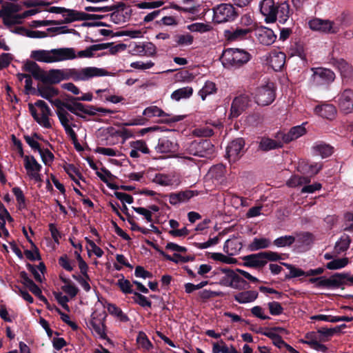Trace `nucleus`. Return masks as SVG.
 I'll use <instances>...</instances> for the list:
<instances>
[{"instance_id": "obj_23", "label": "nucleus", "mask_w": 353, "mask_h": 353, "mask_svg": "<svg viewBox=\"0 0 353 353\" xmlns=\"http://www.w3.org/2000/svg\"><path fill=\"white\" fill-rule=\"evenodd\" d=\"M55 103L57 108L56 113L63 128L73 124L72 121L74 118L64 108V102L57 101Z\"/></svg>"}, {"instance_id": "obj_64", "label": "nucleus", "mask_w": 353, "mask_h": 353, "mask_svg": "<svg viewBox=\"0 0 353 353\" xmlns=\"http://www.w3.org/2000/svg\"><path fill=\"white\" fill-rule=\"evenodd\" d=\"M45 265L43 263H40L37 268L32 267L31 272L34 275L35 280L38 282H41L43 277V270Z\"/></svg>"}, {"instance_id": "obj_39", "label": "nucleus", "mask_w": 353, "mask_h": 353, "mask_svg": "<svg viewBox=\"0 0 353 353\" xmlns=\"http://www.w3.org/2000/svg\"><path fill=\"white\" fill-rule=\"evenodd\" d=\"M90 325L92 332L99 338L106 339L105 325L101 320L92 319L90 321Z\"/></svg>"}, {"instance_id": "obj_16", "label": "nucleus", "mask_w": 353, "mask_h": 353, "mask_svg": "<svg viewBox=\"0 0 353 353\" xmlns=\"http://www.w3.org/2000/svg\"><path fill=\"white\" fill-rule=\"evenodd\" d=\"M57 13H61L65 23H71L76 21H84L92 19L91 14L75 10L65 9L64 8H55Z\"/></svg>"}, {"instance_id": "obj_45", "label": "nucleus", "mask_w": 353, "mask_h": 353, "mask_svg": "<svg viewBox=\"0 0 353 353\" xmlns=\"http://www.w3.org/2000/svg\"><path fill=\"white\" fill-rule=\"evenodd\" d=\"M6 219L12 220L8 211L5 209L0 210V237H6L9 235L8 230L6 228Z\"/></svg>"}, {"instance_id": "obj_40", "label": "nucleus", "mask_w": 353, "mask_h": 353, "mask_svg": "<svg viewBox=\"0 0 353 353\" xmlns=\"http://www.w3.org/2000/svg\"><path fill=\"white\" fill-rule=\"evenodd\" d=\"M64 108L71 113L79 117L85 118L84 110L85 105L79 102L64 103Z\"/></svg>"}, {"instance_id": "obj_9", "label": "nucleus", "mask_w": 353, "mask_h": 353, "mask_svg": "<svg viewBox=\"0 0 353 353\" xmlns=\"http://www.w3.org/2000/svg\"><path fill=\"white\" fill-rule=\"evenodd\" d=\"M311 30L325 34H335L340 30V23L330 20H323L318 18L309 21Z\"/></svg>"}, {"instance_id": "obj_18", "label": "nucleus", "mask_w": 353, "mask_h": 353, "mask_svg": "<svg viewBox=\"0 0 353 353\" xmlns=\"http://www.w3.org/2000/svg\"><path fill=\"white\" fill-rule=\"evenodd\" d=\"M252 32L250 28H236L224 31V37L227 41L230 42L240 41L246 39Z\"/></svg>"}, {"instance_id": "obj_37", "label": "nucleus", "mask_w": 353, "mask_h": 353, "mask_svg": "<svg viewBox=\"0 0 353 353\" xmlns=\"http://www.w3.org/2000/svg\"><path fill=\"white\" fill-rule=\"evenodd\" d=\"M176 150V144L168 138L159 139L156 150L160 153L172 152Z\"/></svg>"}, {"instance_id": "obj_17", "label": "nucleus", "mask_w": 353, "mask_h": 353, "mask_svg": "<svg viewBox=\"0 0 353 353\" xmlns=\"http://www.w3.org/2000/svg\"><path fill=\"white\" fill-rule=\"evenodd\" d=\"M254 30L256 39L261 44L270 46L276 41V35L272 29L265 26H259L256 27Z\"/></svg>"}, {"instance_id": "obj_57", "label": "nucleus", "mask_w": 353, "mask_h": 353, "mask_svg": "<svg viewBox=\"0 0 353 353\" xmlns=\"http://www.w3.org/2000/svg\"><path fill=\"white\" fill-rule=\"evenodd\" d=\"M194 37L187 33L184 34H179L175 37V42L179 46H190L193 43Z\"/></svg>"}, {"instance_id": "obj_25", "label": "nucleus", "mask_w": 353, "mask_h": 353, "mask_svg": "<svg viewBox=\"0 0 353 353\" xmlns=\"http://www.w3.org/2000/svg\"><path fill=\"white\" fill-rule=\"evenodd\" d=\"M322 168L321 163H309L307 162H301L298 165V171L305 176L311 177L316 174Z\"/></svg>"}, {"instance_id": "obj_43", "label": "nucleus", "mask_w": 353, "mask_h": 353, "mask_svg": "<svg viewBox=\"0 0 353 353\" xmlns=\"http://www.w3.org/2000/svg\"><path fill=\"white\" fill-rule=\"evenodd\" d=\"M108 312L112 316L117 317L119 321L122 322H127L129 321L128 316L123 312V311L118 307L116 305L112 303H108L107 305Z\"/></svg>"}, {"instance_id": "obj_8", "label": "nucleus", "mask_w": 353, "mask_h": 353, "mask_svg": "<svg viewBox=\"0 0 353 353\" xmlns=\"http://www.w3.org/2000/svg\"><path fill=\"white\" fill-rule=\"evenodd\" d=\"M275 90L273 83H267L256 88L254 94L256 103L262 106L268 105L275 99Z\"/></svg>"}, {"instance_id": "obj_51", "label": "nucleus", "mask_w": 353, "mask_h": 353, "mask_svg": "<svg viewBox=\"0 0 353 353\" xmlns=\"http://www.w3.org/2000/svg\"><path fill=\"white\" fill-rule=\"evenodd\" d=\"M240 24L244 28H252V31L255 26L254 13L248 12L242 14L240 19Z\"/></svg>"}, {"instance_id": "obj_47", "label": "nucleus", "mask_w": 353, "mask_h": 353, "mask_svg": "<svg viewBox=\"0 0 353 353\" xmlns=\"http://www.w3.org/2000/svg\"><path fill=\"white\" fill-rule=\"evenodd\" d=\"M138 347L143 351H149L152 348V344L143 332H139L137 337Z\"/></svg>"}, {"instance_id": "obj_48", "label": "nucleus", "mask_w": 353, "mask_h": 353, "mask_svg": "<svg viewBox=\"0 0 353 353\" xmlns=\"http://www.w3.org/2000/svg\"><path fill=\"white\" fill-rule=\"evenodd\" d=\"M351 240L348 235L343 234L341 236L339 240L336 243L334 250L337 254H340L346 251L350 244Z\"/></svg>"}, {"instance_id": "obj_55", "label": "nucleus", "mask_w": 353, "mask_h": 353, "mask_svg": "<svg viewBox=\"0 0 353 353\" xmlns=\"http://www.w3.org/2000/svg\"><path fill=\"white\" fill-rule=\"evenodd\" d=\"M225 170V167L223 165H216L210 169L208 175L219 181L223 176Z\"/></svg>"}, {"instance_id": "obj_30", "label": "nucleus", "mask_w": 353, "mask_h": 353, "mask_svg": "<svg viewBox=\"0 0 353 353\" xmlns=\"http://www.w3.org/2000/svg\"><path fill=\"white\" fill-rule=\"evenodd\" d=\"M259 296V293L255 290L243 291L236 294L234 296V300L240 304H246L254 302Z\"/></svg>"}, {"instance_id": "obj_31", "label": "nucleus", "mask_w": 353, "mask_h": 353, "mask_svg": "<svg viewBox=\"0 0 353 353\" xmlns=\"http://www.w3.org/2000/svg\"><path fill=\"white\" fill-rule=\"evenodd\" d=\"M285 62V54L282 52L273 51L270 54V64L272 68L279 71L281 70Z\"/></svg>"}, {"instance_id": "obj_29", "label": "nucleus", "mask_w": 353, "mask_h": 353, "mask_svg": "<svg viewBox=\"0 0 353 353\" xmlns=\"http://www.w3.org/2000/svg\"><path fill=\"white\" fill-rule=\"evenodd\" d=\"M312 150L314 155L321 156L322 158H326L333 152V148L322 141L316 142L313 145Z\"/></svg>"}, {"instance_id": "obj_46", "label": "nucleus", "mask_w": 353, "mask_h": 353, "mask_svg": "<svg viewBox=\"0 0 353 353\" xmlns=\"http://www.w3.org/2000/svg\"><path fill=\"white\" fill-rule=\"evenodd\" d=\"M222 272L225 273V275L220 279L219 284L223 286L232 288L236 274V270L223 269Z\"/></svg>"}, {"instance_id": "obj_1", "label": "nucleus", "mask_w": 353, "mask_h": 353, "mask_svg": "<svg viewBox=\"0 0 353 353\" xmlns=\"http://www.w3.org/2000/svg\"><path fill=\"white\" fill-rule=\"evenodd\" d=\"M108 72L102 68L86 67L81 69H52L44 71L41 81L43 83H58L61 81H88L91 78L106 76Z\"/></svg>"}, {"instance_id": "obj_42", "label": "nucleus", "mask_w": 353, "mask_h": 353, "mask_svg": "<svg viewBox=\"0 0 353 353\" xmlns=\"http://www.w3.org/2000/svg\"><path fill=\"white\" fill-rule=\"evenodd\" d=\"M271 245V241L269 239L262 238H254L252 243L250 244L249 248L251 250L255 251L261 249H265Z\"/></svg>"}, {"instance_id": "obj_59", "label": "nucleus", "mask_w": 353, "mask_h": 353, "mask_svg": "<svg viewBox=\"0 0 353 353\" xmlns=\"http://www.w3.org/2000/svg\"><path fill=\"white\" fill-rule=\"evenodd\" d=\"M39 153L45 165H49L54 161V154L48 149H41Z\"/></svg>"}, {"instance_id": "obj_53", "label": "nucleus", "mask_w": 353, "mask_h": 353, "mask_svg": "<svg viewBox=\"0 0 353 353\" xmlns=\"http://www.w3.org/2000/svg\"><path fill=\"white\" fill-rule=\"evenodd\" d=\"M295 241V237L292 235L280 236L274 241V244L278 248L290 246Z\"/></svg>"}, {"instance_id": "obj_4", "label": "nucleus", "mask_w": 353, "mask_h": 353, "mask_svg": "<svg viewBox=\"0 0 353 353\" xmlns=\"http://www.w3.org/2000/svg\"><path fill=\"white\" fill-rule=\"evenodd\" d=\"M29 111L34 119L42 127L51 128L50 120L51 111L46 102L39 100L34 104H28Z\"/></svg>"}, {"instance_id": "obj_63", "label": "nucleus", "mask_w": 353, "mask_h": 353, "mask_svg": "<svg viewBox=\"0 0 353 353\" xmlns=\"http://www.w3.org/2000/svg\"><path fill=\"white\" fill-rule=\"evenodd\" d=\"M154 65V63L152 61L146 62L138 61L131 63L130 66L134 69L145 70L152 68Z\"/></svg>"}, {"instance_id": "obj_20", "label": "nucleus", "mask_w": 353, "mask_h": 353, "mask_svg": "<svg viewBox=\"0 0 353 353\" xmlns=\"http://www.w3.org/2000/svg\"><path fill=\"white\" fill-rule=\"evenodd\" d=\"M153 181L163 186H174L177 187L181 183L180 176L175 173H170V174H157L154 179Z\"/></svg>"}, {"instance_id": "obj_15", "label": "nucleus", "mask_w": 353, "mask_h": 353, "mask_svg": "<svg viewBox=\"0 0 353 353\" xmlns=\"http://www.w3.org/2000/svg\"><path fill=\"white\" fill-rule=\"evenodd\" d=\"M250 102L248 94H243L236 97L232 103L230 117L236 118L240 116L249 106Z\"/></svg>"}, {"instance_id": "obj_14", "label": "nucleus", "mask_w": 353, "mask_h": 353, "mask_svg": "<svg viewBox=\"0 0 353 353\" xmlns=\"http://www.w3.org/2000/svg\"><path fill=\"white\" fill-rule=\"evenodd\" d=\"M259 9L267 23L276 21L278 9L274 0H262L259 3Z\"/></svg>"}, {"instance_id": "obj_33", "label": "nucleus", "mask_w": 353, "mask_h": 353, "mask_svg": "<svg viewBox=\"0 0 353 353\" xmlns=\"http://www.w3.org/2000/svg\"><path fill=\"white\" fill-rule=\"evenodd\" d=\"M109 43L94 44L89 46L83 50L76 53V58H91L94 56V52L108 48Z\"/></svg>"}, {"instance_id": "obj_26", "label": "nucleus", "mask_w": 353, "mask_h": 353, "mask_svg": "<svg viewBox=\"0 0 353 353\" xmlns=\"http://www.w3.org/2000/svg\"><path fill=\"white\" fill-rule=\"evenodd\" d=\"M314 113L323 118L332 119L336 114V109L332 104H321L315 107Z\"/></svg>"}, {"instance_id": "obj_22", "label": "nucleus", "mask_w": 353, "mask_h": 353, "mask_svg": "<svg viewBox=\"0 0 353 353\" xmlns=\"http://www.w3.org/2000/svg\"><path fill=\"white\" fill-rule=\"evenodd\" d=\"M198 194V191L191 190L172 193L169 195V202L171 205H178L181 203L188 202L191 198Z\"/></svg>"}, {"instance_id": "obj_11", "label": "nucleus", "mask_w": 353, "mask_h": 353, "mask_svg": "<svg viewBox=\"0 0 353 353\" xmlns=\"http://www.w3.org/2000/svg\"><path fill=\"white\" fill-rule=\"evenodd\" d=\"M335 99V102L341 112L345 114L353 112V90L344 89L337 94Z\"/></svg>"}, {"instance_id": "obj_54", "label": "nucleus", "mask_w": 353, "mask_h": 353, "mask_svg": "<svg viewBox=\"0 0 353 353\" xmlns=\"http://www.w3.org/2000/svg\"><path fill=\"white\" fill-rule=\"evenodd\" d=\"M210 258L216 261H219L225 264H234L236 263V260L229 256H226L222 253L213 252L210 254Z\"/></svg>"}, {"instance_id": "obj_21", "label": "nucleus", "mask_w": 353, "mask_h": 353, "mask_svg": "<svg viewBox=\"0 0 353 353\" xmlns=\"http://www.w3.org/2000/svg\"><path fill=\"white\" fill-rule=\"evenodd\" d=\"M245 142L243 139L232 141L227 147L226 154L230 161H236L241 156Z\"/></svg>"}, {"instance_id": "obj_10", "label": "nucleus", "mask_w": 353, "mask_h": 353, "mask_svg": "<svg viewBox=\"0 0 353 353\" xmlns=\"http://www.w3.org/2000/svg\"><path fill=\"white\" fill-rule=\"evenodd\" d=\"M345 278V274L336 273L329 278L325 276L312 278L309 281L317 288H334L342 285Z\"/></svg>"}, {"instance_id": "obj_50", "label": "nucleus", "mask_w": 353, "mask_h": 353, "mask_svg": "<svg viewBox=\"0 0 353 353\" xmlns=\"http://www.w3.org/2000/svg\"><path fill=\"white\" fill-rule=\"evenodd\" d=\"M0 17L2 18L3 23L7 26L19 24L22 21L21 15L19 14H0Z\"/></svg>"}, {"instance_id": "obj_12", "label": "nucleus", "mask_w": 353, "mask_h": 353, "mask_svg": "<svg viewBox=\"0 0 353 353\" xmlns=\"http://www.w3.org/2000/svg\"><path fill=\"white\" fill-rule=\"evenodd\" d=\"M24 168L28 177L36 182L41 181L40 172L42 166L33 156H26L24 157Z\"/></svg>"}, {"instance_id": "obj_56", "label": "nucleus", "mask_w": 353, "mask_h": 353, "mask_svg": "<svg viewBox=\"0 0 353 353\" xmlns=\"http://www.w3.org/2000/svg\"><path fill=\"white\" fill-rule=\"evenodd\" d=\"M21 10V6L18 4L13 3H6L3 5L2 8L0 10V14H17Z\"/></svg>"}, {"instance_id": "obj_52", "label": "nucleus", "mask_w": 353, "mask_h": 353, "mask_svg": "<svg viewBox=\"0 0 353 353\" xmlns=\"http://www.w3.org/2000/svg\"><path fill=\"white\" fill-rule=\"evenodd\" d=\"M310 179L308 176H300L298 175L292 176L288 181L287 185L289 187H296L299 185H302L303 184H307L310 183Z\"/></svg>"}, {"instance_id": "obj_38", "label": "nucleus", "mask_w": 353, "mask_h": 353, "mask_svg": "<svg viewBox=\"0 0 353 353\" xmlns=\"http://www.w3.org/2000/svg\"><path fill=\"white\" fill-rule=\"evenodd\" d=\"M23 68L26 71L31 73L34 78L41 81L44 70L37 63L28 61L25 63Z\"/></svg>"}, {"instance_id": "obj_7", "label": "nucleus", "mask_w": 353, "mask_h": 353, "mask_svg": "<svg viewBox=\"0 0 353 353\" xmlns=\"http://www.w3.org/2000/svg\"><path fill=\"white\" fill-rule=\"evenodd\" d=\"M143 115L147 119L158 117L161 118V122L164 123H174L183 119L184 117L181 115H172L165 112L162 109L157 105H150L147 107L143 111Z\"/></svg>"}, {"instance_id": "obj_49", "label": "nucleus", "mask_w": 353, "mask_h": 353, "mask_svg": "<svg viewBox=\"0 0 353 353\" xmlns=\"http://www.w3.org/2000/svg\"><path fill=\"white\" fill-rule=\"evenodd\" d=\"M188 30L193 32L205 33L212 29V26L208 23H194L187 26Z\"/></svg>"}, {"instance_id": "obj_2", "label": "nucleus", "mask_w": 353, "mask_h": 353, "mask_svg": "<svg viewBox=\"0 0 353 353\" xmlns=\"http://www.w3.org/2000/svg\"><path fill=\"white\" fill-rule=\"evenodd\" d=\"M30 57L39 62L52 63L76 59V51L73 48H61L32 50Z\"/></svg>"}, {"instance_id": "obj_27", "label": "nucleus", "mask_w": 353, "mask_h": 353, "mask_svg": "<svg viewBox=\"0 0 353 353\" xmlns=\"http://www.w3.org/2000/svg\"><path fill=\"white\" fill-rule=\"evenodd\" d=\"M131 150L130 152V157L133 159H137L140 157L139 152L142 154H149L150 150L147 146L146 143L143 140H137L130 143Z\"/></svg>"}, {"instance_id": "obj_36", "label": "nucleus", "mask_w": 353, "mask_h": 353, "mask_svg": "<svg viewBox=\"0 0 353 353\" xmlns=\"http://www.w3.org/2000/svg\"><path fill=\"white\" fill-rule=\"evenodd\" d=\"M282 146V141L274 140L268 137H262L259 142V148L263 151L274 150Z\"/></svg>"}, {"instance_id": "obj_61", "label": "nucleus", "mask_w": 353, "mask_h": 353, "mask_svg": "<svg viewBox=\"0 0 353 353\" xmlns=\"http://www.w3.org/2000/svg\"><path fill=\"white\" fill-rule=\"evenodd\" d=\"M165 0H153L151 1H145L139 4V7L142 9H154L162 6Z\"/></svg>"}, {"instance_id": "obj_13", "label": "nucleus", "mask_w": 353, "mask_h": 353, "mask_svg": "<svg viewBox=\"0 0 353 353\" xmlns=\"http://www.w3.org/2000/svg\"><path fill=\"white\" fill-rule=\"evenodd\" d=\"M312 82L315 85H327L335 79L334 73L330 69L317 68L312 70Z\"/></svg>"}, {"instance_id": "obj_34", "label": "nucleus", "mask_w": 353, "mask_h": 353, "mask_svg": "<svg viewBox=\"0 0 353 353\" xmlns=\"http://www.w3.org/2000/svg\"><path fill=\"white\" fill-rule=\"evenodd\" d=\"M244 264L248 267H261L265 264L262 252L250 254L244 257Z\"/></svg>"}, {"instance_id": "obj_60", "label": "nucleus", "mask_w": 353, "mask_h": 353, "mask_svg": "<svg viewBox=\"0 0 353 353\" xmlns=\"http://www.w3.org/2000/svg\"><path fill=\"white\" fill-rule=\"evenodd\" d=\"M117 285L120 288L121 290L125 294L134 293L132 292V285L129 280L124 279L123 277L119 279Z\"/></svg>"}, {"instance_id": "obj_44", "label": "nucleus", "mask_w": 353, "mask_h": 353, "mask_svg": "<svg viewBox=\"0 0 353 353\" xmlns=\"http://www.w3.org/2000/svg\"><path fill=\"white\" fill-rule=\"evenodd\" d=\"M347 257L334 259L326 264V268L331 270H339L345 268L349 263Z\"/></svg>"}, {"instance_id": "obj_32", "label": "nucleus", "mask_w": 353, "mask_h": 353, "mask_svg": "<svg viewBox=\"0 0 353 353\" xmlns=\"http://www.w3.org/2000/svg\"><path fill=\"white\" fill-rule=\"evenodd\" d=\"M241 248L242 244L237 238L228 239L223 246L224 252L230 256L238 254Z\"/></svg>"}, {"instance_id": "obj_6", "label": "nucleus", "mask_w": 353, "mask_h": 353, "mask_svg": "<svg viewBox=\"0 0 353 353\" xmlns=\"http://www.w3.org/2000/svg\"><path fill=\"white\" fill-rule=\"evenodd\" d=\"M185 154L199 157L208 158L214 153V146L210 141H192L185 148Z\"/></svg>"}, {"instance_id": "obj_58", "label": "nucleus", "mask_w": 353, "mask_h": 353, "mask_svg": "<svg viewBox=\"0 0 353 353\" xmlns=\"http://www.w3.org/2000/svg\"><path fill=\"white\" fill-rule=\"evenodd\" d=\"M313 335V333L307 334L305 338L307 339V341H305V343L309 344L312 348L317 351L325 352L326 347L324 345L320 343L316 340L312 338Z\"/></svg>"}, {"instance_id": "obj_24", "label": "nucleus", "mask_w": 353, "mask_h": 353, "mask_svg": "<svg viewBox=\"0 0 353 353\" xmlns=\"http://www.w3.org/2000/svg\"><path fill=\"white\" fill-rule=\"evenodd\" d=\"M37 92L39 96L48 100L55 107V101H61L60 99L56 98L59 94V90L54 87L50 85L41 86L38 88Z\"/></svg>"}, {"instance_id": "obj_28", "label": "nucleus", "mask_w": 353, "mask_h": 353, "mask_svg": "<svg viewBox=\"0 0 353 353\" xmlns=\"http://www.w3.org/2000/svg\"><path fill=\"white\" fill-rule=\"evenodd\" d=\"M305 124L306 123H304L300 125L294 126L288 133L283 134V142L289 143L304 135L307 132L305 128Z\"/></svg>"}, {"instance_id": "obj_62", "label": "nucleus", "mask_w": 353, "mask_h": 353, "mask_svg": "<svg viewBox=\"0 0 353 353\" xmlns=\"http://www.w3.org/2000/svg\"><path fill=\"white\" fill-rule=\"evenodd\" d=\"M270 313L272 315L277 316L280 315L283 312V308L281 305L276 301H272L268 303Z\"/></svg>"}, {"instance_id": "obj_35", "label": "nucleus", "mask_w": 353, "mask_h": 353, "mask_svg": "<svg viewBox=\"0 0 353 353\" xmlns=\"http://www.w3.org/2000/svg\"><path fill=\"white\" fill-rule=\"evenodd\" d=\"M217 86L216 83L212 81H206L199 91L198 94L200 96L203 101L210 95L215 94L217 92Z\"/></svg>"}, {"instance_id": "obj_19", "label": "nucleus", "mask_w": 353, "mask_h": 353, "mask_svg": "<svg viewBox=\"0 0 353 353\" xmlns=\"http://www.w3.org/2000/svg\"><path fill=\"white\" fill-rule=\"evenodd\" d=\"M241 276L254 283L259 281L257 278L252 276L248 272L236 269L232 288L239 290L246 288L248 283Z\"/></svg>"}, {"instance_id": "obj_5", "label": "nucleus", "mask_w": 353, "mask_h": 353, "mask_svg": "<svg viewBox=\"0 0 353 353\" xmlns=\"http://www.w3.org/2000/svg\"><path fill=\"white\" fill-rule=\"evenodd\" d=\"M213 21L216 23H223L233 21L237 17V13L231 3H220L214 7Z\"/></svg>"}, {"instance_id": "obj_3", "label": "nucleus", "mask_w": 353, "mask_h": 353, "mask_svg": "<svg viewBox=\"0 0 353 353\" xmlns=\"http://www.w3.org/2000/svg\"><path fill=\"white\" fill-rule=\"evenodd\" d=\"M251 59L250 54L242 49L228 48L223 52L221 61L225 67L239 68Z\"/></svg>"}, {"instance_id": "obj_41", "label": "nucleus", "mask_w": 353, "mask_h": 353, "mask_svg": "<svg viewBox=\"0 0 353 353\" xmlns=\"http://www.w3.org/2000/svg\"><path fill=\"white\" fill-rule=\"evenodd\" d=\"M193 94V89L192 87H183L174 91L171 94V99L176 101L181 99H188Z\"/></svg>"}]
</instances>
